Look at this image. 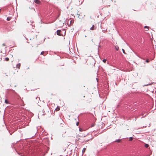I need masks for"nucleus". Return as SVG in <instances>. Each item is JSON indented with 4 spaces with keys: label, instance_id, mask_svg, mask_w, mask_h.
Returning <instances> with one entry per match:
<instances>
[{
    "label": "nucleus",
    "instance_id": "1",
    "mask_svg": "<svg viewBox=\"0 0 156 156\" xmlns=\"http://www.w3.org/2000/svg\"><path fill=\"white\" fill-rule=\"evenodd\" d=\"M61 33L62 31L60 30H58L56 31L57 34L59 36L62 35Z\"/></svg>",
    "mask_w": 156,
    "mask_h": 156
},
{
    "label": "nucleus",
    "instance_id": "2",
    "mask_svg": "<svg viewBox=\"0 0 156 156\" xmlns=\"http://www.w3.org/2000/svg\"><path fill=\"white\" fill-rule=\"evenodd\" d=\"M74 20H71L70 21V23L69 24V21L68 22V26H70L71 24H73L74 23Z\"/></svg>",
    "mask_w": 156,
    "mask_h": 156
},
{
    "label": "nucleus",
    "instance_id": "3",
    "mask_svg": "<svg viewBox=\"0 0 156 156\" xmlns=\"http://www.w3.org/2000/svg\"><path fill=\"white\" fill-rule=\"evenodd\" d=\"M101 27L102 29V31L104 32H105L107 30V28H103V25H102L101 26Z\"/></svg>",
    "mask_w": 156,
    "mask_h": 156
},
{
    "label": "nucleus",
    "instance_id": "4",
    "mask_svg": "<svg viewBox=\"0 0 156 156\" xmlns=\"http://www.w3.org/2000/svg\"><path fill=\"white\" fill-rule=\"evenodd\" d=\"M96 29V27H94V25H92V27L90 28V30H93Z\"/></svg>",
    "mask_w": 156,
    "mask_h": 156
},
{
    "label": "nucleus",
    "instance_id": "5",
    "mask_svg": "<svg viewBox=\"0 0 156 156\" xmlns=\"http://www.w3.org/2000/svg\"><path fill=\"white\" fill-rule=\"evenodd\" d=\"M35 2L37 4H39L40 2L39 0H34Z\"/></svg>",
    "mask_w": 156,
    "mask_h": 156
},
{
    "label": "nucleus",
    "instance_id": "6",
    "mask_svg": "<svg viewBox=\"0 0 156 156\" xmlns=\"http://www.w3.org/2000/svg\"><path fill=\"white\" fill-rule=\"evenodd\" d=\"M20 66V63H19L16 65V68L19 69Z\"/></svg>",
    "mask_w": 156,
    "mask_h": 156
},
{
    "label": "nucleus",
    "instance_id": "7",
    "mask_svg": "<svg viewBox=\"0 0 156 156\" xmlns=\"http://www.w3.org/2000/svg\"><path fill=\"white\" fill-rule=\"evenodd\" d=\"M121 139H118V140H116L115 141V142H117L118 143H119L121 142Z\"/></svg>",
    "mask_w": 156,
    "mask_h": 156
},
{
    "label": "nucleus",
    "instance_id": "8",
    "mask_svg": "<svg viewBox=\"0 0 156 156\" xmlns=\"http://www.w3.org/2000/svg\"><path fill=\"white\" fill-rule=\"evenodd\" d=\"M115 48L116 51H118L119 50V48L118 46H115Z\"/></svg>",
    "mask_w": 156,
    "mask_h": 156
},
{
    "label": "nucleus",
    "instance_id": "9",
    "mask_svg": "<svg viewBox=\"0 0 156 156\" xmlns=\"http://www.w3.org/2000/svg\"><path fill=\"white\" fill-rule=\"evenodd\" d=\"M59 110H60V107H57V108H56L55 109V110L57 111H59Z\"/></svg>",
    "mask_w": 156,
    "mask_h": 156
},
{
    "label": "nucleus",
    "instance_id": "10",
    "mask_svg": "<svg viewBox=\"0 0 156 156\" xmlns=\"http://www.w3.org/2000/svg\"><path fill=\"white\" fill-rule=\"evenodd\" d=\"M5 103H6V104H9V101L6 99H5Z\"/></svg>",
    "mask_w": 156,
    "mask_h": 156
},
{
    "label": "nucleus",
    "instance_id": "11",
    "mask_svg": "<svg viewBox=\"0 0 156 156\" xmlns=\"http://www.w3.org/2000/svg\"><path fill=\"white\" fill-rule=\"evenodd\" d=\"M11 19V18L10 17H8L7 18V20H8V21H9Z\"/></svg>",
    "mask_w": 156,
    "mask_h": 156
},
{
    "label": "nucleus",
    "instance_id": "12",
    "mask_svg": "<svg viewBox=\"0 0 156 156\" xmlns=\"http://www.w3.org/2000/svg\"><path fill=\"white\" fill-rule=\"evenodd\" d=\"M145 147H146V148H147L148 147H149V145L148 144H146L145 145Z\"/></svg>",
    "mask_w": 156,
    "mask_h": 156
},
{
    "label": "nucleus",
    "instance_id": "13",
    "mask_svg": "<svg viewBox=\"0 0 156 156\" xmlns=\"http://www.w3.org/2000/svg\"><path fill=\"white\" fill-rule=\"evenodd\" d=\"M148 27L147 26H145L144 27V28H147V30H146V31H147L148 30Z\"/></svg>",
    "mask_w": 156,
    "mask_h": 156
},
{
    "label": "nucleus",
    "instance_id": "14",
    "mask_svg": "<svg viewBox=\"0 0 156 156\" xmlns=\"http://www.w3.org/2000/svg\"><path fill=\"white\" fill-rule=\"evenodd\" d=\"M5 59L6 61H8L9 60V59L8 58L6 57L5 58Z\"/></svg>",
    "mask_w": 156,
    "mask_h": 156
},
{
    "label": "nucleus",
    "instance_id": "15",
    "mask_svg": "<svg viewBox=\"0 0 156 156\" xmlns=\"http://www.w3.org/2000/svg\"><path fill=\"white\" fill-rule=\"evenodd\" d=\"M133 137H130L129 138V141H132L133 139Z\"/></svg>",
    "mask_w": 156,
    "mask_h": 156
},
{
    "label": "nucleus",
    "instance_id": "16",
    "mask_svg": "<svg viewBox=\"0 0 156 156\" xmlns=\"http://www.w3.org/2000/svg\"><path fill=\"white\" fill-rule=\"evenodd\" d=\"M86 150V149L85 148H83L82 150V152L83 153H84Z\"/></svg>",
    "mask_w": 156,
    "mask_h": 156
},
{
    "label": "nucleus",
    "instance_id": "17",
    "mask_svg": "<svg viewBox=\"0 0 156 156\" xmlns=\"http://www.w3.org/2000/svg\"><path fill=\"white\" fill-rule=\"evenodd\" d=\"M79 131H80L82 132L83 131V129L82 128H80L79 129Z\"/></svg>",
    "mask_w": 156,
    "mask_h": 156
},
{
    "label": "nucleus",
    "instance_id": "18",
    "mask_svg": "<svg viewBox=\"0 0 156 156\" xmlns=\"http://www.w3.org/2000/svg\"><path fill=\"white\" fill-rule=\"evenodd\" d=\"M106 61H107V60H106V59H104L103 60V62L105 63V62H106Z\"/></svg>",
    "mask_w": 156,
    "mask_h": 156
},
{
    "label": "nucleus",
    "instance_id": "19",
    "mask_svg": "<svg viewBox=\"0 0 156 156\" xmlns=\"http://www.w3.org/2000/svg\"><path fill=\"white\" fill-rule=\"evenodd\" d=\"M150 61L149 59H147L146 61V62H147V63H148Z\"/></svg>",
    "mask_w": 156,
    "mask_h": 156
},
{
    "label": "nucleus",
    "instance_id": "20",
    "mask_svg": "<svg viewBox=\"0 0 156 156\" xmlns=\"http://www.w3.org/2000/svg\"><path fill=\"white\" fill-rule=\"evenodd\" d=\"M122 51L125 54L126 53H125V50H124V49H122Z\"/></svg>",
    "mask_w": 156,
    "mask_h": 156
},
{
    "label": "nucleus",
    "instance_id": "21",
    "mask_svg": "<svg viewBox=\"0 0 156 156\" xmlns=\"http://www.w3.org/2000/svg\"><path fill=\"white\" fill-rule=\"evenodd\" d=\"M44 53V51H43L41 52V55H43Z\"/></svg>",
    "mask_w": 156,
    "mask_h": 156
},
{
    "label": "nucleus",
    "instance_id": "22",
    "mask_svg": "<svg viewBox=\"0 0 156 156\" xmlns=\"http://www.w3.org/2000/svg\"><path fill=\"white\" fill-rule=\"evenodd\" d=\"M147 115V114H146L145 115H144V114H143V113L142 114V115L143 117Z\"/></svg>",
    "mask_w": 156,
    "mask_h": 156
},
{
    "label": "nucleus",
    "instance_id": "23",
    "mask_svg": "<svg viewBox=\"0 0 156 156\" xmlns=\"http://www.w3.org/2000/svg\"><path fill=\"white\" fill-rule=\"evenodd\" d=\"M79 122H76V125L77 126H78V125H79Z\"/></svg>",
    "mask_w": 156,
    "mask_h": 156
},
{
    "label": "nucleus",
    "instance_id": "24",
    "mask_svg": "<svg viewBox=\"0 0 156 156\" xmlns=\"http://www.w3.org/2000/svg\"><path fill=\"white\" fill-rule=\"evenodd\" d=\"M94 126V125H92V126Z\"/></svg>",
    "mask_w": 156,
    "mask_h": 156
},
{
    "label": "nucleus",
    "instance_id": "25",
    "mask_svg": "<svg viewBox=\"0 0 156 156\" xmlns=\"http://www.w3.org/2000/svg\"><path fill=\"white\" fill-rule=\"evenodd\" d=\"M3 46H5V44H3Z\"/></svg>",
    "mask_w": 156,
    "mask_h": 156
},
{
    "label": "nucleus",
    "instance_id": "26",
    "mask_svg": "<svg viewBox=\"0 0 156 156\" xmlns=\"http://www.w3.org/2000/svg\"><path fill=\"white\" fill-rule=\"evenodd\" d=\"M150 85L149 84H148L147 85Z\"/></svg>",
    "mask_w": 156,
    "mask_h": 156
},
{
    "label": "nucleus",
    "instance_id": "27",
    "mask_svg": "<svg viewBox=\"0 0 156 156\" xmlns=\"http://www.w3.org/2000/svg\"><path fill=\"white\" fill-rule=\"evenodd\" d=\"M18 154H20V153H18Z\"/></svg>",
    "mask_w": 156,
    "mask_h": 156
}]
</instances>
